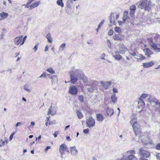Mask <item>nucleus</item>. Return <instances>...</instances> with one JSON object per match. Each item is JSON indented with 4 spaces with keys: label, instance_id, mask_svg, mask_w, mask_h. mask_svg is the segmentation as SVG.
I'll list each match as a JSON object with an SVG mask.
<instances>
[{
    "label": "nucleus",
    "instance_id": "nucleus-1",
    "mask_svg": "<svg viewBox=\"0 0 160 160\" xmlns=\"http://www.w3.org/2000/svg\"><path fill=\"white\" fill-rule=\"evenodd\" d=\"M70 74V82L72 84H75L78 79L82 80L85 82L86 77L83 72L80 69H76L75 71H71L69 72Z\"/></svg>",
    "mask_w": 160,
    "mask_h": 160
},
{
    "label": "nucleus",
    "instance_id": "nucleus-2",
    "mask_svg": "<svg viewBox=\"0 0 160 160\" xmlns=\"http://www.w3.org/2000/svg\"><path fill=\"white\" fill-rule=\"evenodd\" d=\"M152 6V3L150 0H141L138 7L141 9H144L146 11H149L151 7Z\"/></svg>",
    "mask_w": 160,
    "mask_h": 160
},
{
    "label": "nucleus",
    "instance_id": "nucleus-3",
    "mask_svg": "<svg viewBox=\"0 0 160 160\" xmlns=\"http://www.w3.org/2000/svg\"><path fill=\"white\" fill-rule=\"evenodd\" d=\"M86 123L88 128H92L95 126V121L92 117L91 116L87 119Z\"/></svg>",
    "mask_w": 160,
    "mask_h": 160
},
{
    "label": "nucleus",
    "instance_id": "nucleus-4",
    "mask_svg": "<svg viewBox=\"0 0 160 160\" xmlns=\"http://www.w3.org/2000/svg\"><path fill=\"white\" fill-rule=\"evenodd\" d=\"M139 155L142 156V157L145 158H148L150 156V153L149 151L144 150L142 148L139 149Z\"/></svg>",
    "mask_w": 160,
    "mask_h": 160
},
{
    "label": "nucleus",
    "instance_id": "nucleus-5",
    "mask_svg": "<svg viewBox=\"0 0 160 160\" xmlns=\"http://www.w3.org/2000/svg\"><path fill=\"white\" fill-rule=\"evenodd\" d=\"M149 44L152 47V49L155 51L160 52V45H157L151 40L149 41Z\"/></svg>",
    "mask_w": 160,
    "mask_h": 160
},
{
    "label": "nucleus",
    "instance_id": "nucleus-6",
    "mask_svg": "<svg viewBox=\"0 0 160 160\" xmlns=\"http://www.w3.org/2000/svg\"><path fill=\"white\" fill-rule=\"evenodd\" d=\"M111 82L110 81L108 82L101 81L100 82V83L102 87L105 89H108L111 85Z\"/></svg>",
    "mask_w": 160,
    "mask_h": 160
},
{
    "label": "nucleus",
    "instance_id": "nucleus-7",
    "mask_svg": "<svg viewBox=\"0 0 160 160\" xmlns=\"http://www.w3.org/2000/svg\"><path fill=\"white\" fill-rule=\"evenodd\" d=\"M77 88L74 86L71 87L69 89V92L71 94L76 95L78 93Z\"/></svg>",
    "mask_w": 160,
    "mask_h": 160
},
{
    "label": "nucleus",
    "instance_id": "nucleus-8",
    "mask_svg": "<svg viewBox=\"0 0 160 160\" xmlns=\"http://www.w3.org/2000/svg\"><path fill=\"white\" fill-rule=\"evenodd\" d=\"M128 50L127 48L122 44L119 45L118 52L120 54H124L125 52Z\"/></svg>",
    "mask_w": 160,
    "mask_h": 160
},
{
    "label": "nucleus",
    "instance_id": "nucleus-9",
    "mask_svg": "<svg viewBox=\"0 0 160 160\" xmlns=\"http://www.w3.org/2000/svg\"><path fill=\"white\" fill-rule=\"evenodd\" d=\"M131 124L132 125V126L133 127V130L135 134L136 135V132L139 129H140V126L137 122L133 123H132V124Z\"/></svg>",
    "mask_w": 160,
    "mask_h": 160
},
{
    "label": "nucleus",
    "instance_id": "nucleus-10",
    "mask_svg": "<svg viewBox=\"0 0 160 160\" xmlns=\"http://www.w3.org/2000/svg\"><path fill=\"white\" fill-rule=\"evenodd\" d=\"M68 149L67 146L65 144H62L59 147V152L61 154H64V152Z\"/></svg>",
    "mask_w": 160,
    "mask_h": 160
},
{
    "label": "nucleus",
    "instance_id": "nucleus-11",
    "mask_svg": "<svg viewBox=\"0 0 160 160\" xmlns=\"http://www.w3.org/2000/svg\"><path fill=\"white\" fill-rule=\"evenodd\" d=\"M56 110L55 108L51 106L48 109V115L50 114H51L52 115H53L56 113Z\"/></svg>",
    "mask_w": 160,
    "mask_h": 160
},
{
    "label": "nucleus",
    "instance_id": "nucleus-12",
    "mask_svg": "<svg viewBox=\"0 0 160 160\" xmlns=\"http://www.w3.org/2000/svg\"><path fill=\"white\" fill-rule=\"evenodd\" d=\"M22 36H21L16 38L14 39V43L17 45H18L22 43Z\"/></svg>",
    "mask_w": 160,
    "mask_h": 160
},
{
    "label": "nucleus",
    "instance_id": "nucleus-13",
    "mask_svg": "<svg viewBox=\"0 0 160 160\" xmlns=\"http://www.w3.org/2000/svg\"><path fill=\"white\" fill-rule=\"evenodd\" d=\"M148 101L151 104L156 105L158 102V100L153 97H150L148 99Z\"/></svg>",
    "mask_w": 160,
    "mask_h": 160
},
{
    "label": "nucleus",
    "instance_id": "nucleus-14",
    "mask_svg": "<svg viewBox=\"0 0 160 160\" xmlns=\"http://www.w3.org/2000/svg\"><path fill=\"white\" fill-rule=\"evenodd\" d=\"M134 58L137 59V62H140L142 60L146 59V57L143 56L142 54L137 53L136 57H134Z\"/></svg>",
    "mask_w": 160,
    "mask_h": 160
},
{
    "label": "nucleus",
    "instance_id": "nucleus-15",
    "mask_svg": "<svg viewBox=\"0 0 160 160\" xmlns=\"http://www.w3.org/2000/svg\"><path fill=\"white\" fill-rule=\"evenodd\" d=\"M87 78H86V79ZM85 85L86 86H90L91 85H93L94 84H96L97 82V81H96L92 80L91 79H88L86 81V80L85 82Z\"/></svg>",
    "mask_w": 160,
    "mask_h": 160
},
{
    "label": "nucleus",
    "instance_id": "nucleus-16",
    "mask_svg": "<svg viewBox=\"0 0 160 160\" xmlns=\"http://www.w3.org/2000/svg\"><path fill=\"white\" fill-rule=\"evenodd\" d=\"M71 154L74 156H76L77 155L78 151L77 149L75 146L70 147Z\"/></svg>",
    "mask_w": 160,
    "mask_h": 160
},
{
    "label": "nucleus",
    "instance_id": "nucleus-17",
    "mask_svg": "<svg viewBox=\"0 0 160 160\" xmlns=\"http://www.w3.org/2000/svg\"><path fill=\"white\" fill-rule=\"evenodd\" d=\"M154 64V62L152 61L149 62L143 63V66L144 68H148L152 66Z\"/></svg>",
    "mask_w": 160,
    "mask_h": 160
},
{
    "label": "nucleus",
    "instance_id": "nucleus-18",
    "mask_svg": "<svg viewBox=\"0 0 160 160\" xmlns=\"http://www.w3.org/2000/svg\"><path fill=\"white\" fill-rule=\"evenodd\" d=\"M107 114L108 116L111 117L114 113V110L112 108H108L106 110Z\"/></svg>",
    "mask_w": 160,
    "mask_h": 160
},
{
    "label": "nucleus",
    "instance_id": "nucleus-19",
    "mask_svg": "<svg viewBox=\"0 0 160 160\" xmlns=\"http://www.w3.org/2000/svg\"><path fill=\"white\" fill-rule=\"evenodd\" d=\"M143 51L145 53V55L148 57H150V55L153 54L152 52L148 48L144 49Z\"/></svg>",
    "mask_w": 160,
    "mask_h": 160
},
{
    "label": "nucleus",
    "instance_id": "nucleus-20",
    "mask_svg": "<svg viewBox=\"0 0 160 160\" xmlns=\"http://www.w3.org/2000/svg\"><path fill=\"white\" fill-rule=\"evenodd\" d=\"M40 4V1L35 2L31 5L29 6L30 9L32 10V9L38 7Z\"/></svg>",
    "mask_w": 160,
    "mask_h": 160
},
{
    "label": "nucleus",
    "instance_id": "nucleus-21",
    "mask_svg": "<svg viewBox=\"0 0 160 160\" xmlns=\"http://www.w3.org/2000/svg\"><path fill=\"white\" fill-rule=\"evenodd\" d=\"M8 16V14L3 12L0 13V20H2L5 19Z\"/></svg>",
    "mask_w": 160,
    "mask_h": 160
},
{
    "label": "nucleus",
    "instance_id": "nucleus-22",
    "mask_svg": "<svg viewBox=\"0 0 160 160\" xmlns=\"http://www.w3.org/2000/svg\"><path fill=\"white\" fill-rule=\"evenodd\" d=\"M119 53L118 51H116L115 52V55L113 56V57L117 61L121 60L122 58L121 55L118 54Z\"/></svg>",
    "mask_w": 160,
    "mask_h": 160
},
{
    "label": "nucleus",
    "instance_id": "nucleus-23",
    "mask_svg": "<svg viewBox=\"0 0 160 160\" xmlns=\"http://www.w3.org/2000/svg\"><path fill=\"white\" fill-rule=\"evenodd\" d=\"M138 107L139 108L142 109L144 107L145 103L143 100H139L138 101Z\"/></svg>",
    "mask_w": 160,
    "mask_h": 160
},
{
    "label": "nucleus",
    "instance_id": "nucleus-24",
    "mask_svg": "<svg viewBox=\"0 0 160 160\" xmlns=\"http://www.w3.org/2000/svg\"><path fill=\"white\" fill-rule=\"evenodd\" d=\"M96 118L98 121L102 122L104 119V117L101 114H98L96 115Z\"/></svg>",
    "mask_w": 160,
    "mask_h": 160
},
{
    "label": "nucleus",
    "instance_id": "nucleus-25",
    "mask_svg": "<svg viewBox=\"0 0 160 160\" xmlns=\"http://www.w3.org/2000/svg\"><path fill=\"white\" fill-rule=\"evenodd\" d=\"M110 23L111 25L115 24V21L113 15V13H111L110 16L109 18Z\"/></svg>",
    "mask_w": 160,
    "mask_h": 160
},
{
    "label": "nucleus",
    "instance_id": "nucleus-26",
    "mask_svg": "<svg viewBox=\"0 0 160 160\" xmlns=\"http://www.w3.org/2000/svg\"><path fill=\"white\" fill-rule=\"evenodd\" d=\"M111 99L113 104H114L117 101V98L115 94H113L111 97Z\"/></svg>",
    "mask_w": 160,
    "mask_h": 160
},
{
    "label": "nucleus",
    "instance_id": "nucleus-27",
    "mask_svg": "<svg viewBox=\"0 0 160 160\" xmlns=\"http://www.w3.org/2000/svg\"><path fill=\"white\" fill-rule=\"evenodd\" d=\"M72 3V0H68L67 2V7L69 8H71Z\"/></svg>",
    "mask_w": 160,
    "mask_h": 160
},
{
    "label": "nucleus",
    "instance_id": "nucleus-28",
    "mask_svg": "<svg viewBox=\"0 0 160 160\" xmlns=\"http://www.w3.org/2000/svg\"><path fill=\"white\" fill-rule=\"evenodd\" d=\"M127 158L128 160H138L136 157L132 154L129 155Z\"/></svg>",
    "mask_w": 160,
    "mask_h": 160
},
{
    "label": "nucleus",
    "instance_id": "nucleus-29",
    "mask_svg": "<svg viewBox=\"0 0 160 160\" xmlns=\"http://www.w3.org/2000/svg\"><path fill=\"white\" fill-rule=\"evenodd\" d=\"M113 38L115 40L121 41L122 40L121 38L118 34H115Z\"/></svg>",
    "mask_w": 160,
    "mask_h": 160
},
{
    "label": "nucleus",
    "instance_id": "nucleus-30",
    "mask_svg": "<svg viewBox=\"0 0 160 160\" xmlns=\"http://www.w3.org/2000/svg\"><path fill=\"white\" fill-rule=\"evenodd\" d=\"M76 113H77V116L79 119H81L83 118V116L82 114L79 110H77L76 111Z\"/></svg>",
    "mask_w": 160,
    "mask_h": 160
},
{
    "label": "nucleus",
    "instance_id": "nucleus-31",
    "mask_svg": "<svg viewBox=\"0 0 160 160\" xmlns=\"http://www.w3.org/2000/svg\"><path fill=\"white\" fill-rule=\"evenodd\" d=\"M46 38L48 39V42L50 43L52 42V39L51 34L50 33H48L46 36Z\"/></svg>",
    "mask_w": 160,
    "mask_h": 160
},
{
    "label": "nucleus",
    "instance_id": "nucleus-32",
    "mask_svg": "<svg viewBox=\"0 0 160 160\" xmlns=\"http://www.w3.org/2000/svg\"><path fill=\"white\" fill-rule=\"evenodd\" d=\"M137 118L136 115H133V118L130 121V123L132 124V123L137 122Z\"/></svg>",
    "mask_w": 160,
    "mask_h": 160
},
{
    "label": "nucleus",
    "instance_id": "nucleus-33",
    "mask_svg": "<svg viewBox=\"0 0 160 160\" xmlns=\"http://www.w3.org/2000/svg\"><path fill=\"white\" fill-rule=\"evenodd\" d=\"M128 12H124L123 14V16L122 18L123 22H125L126 20L129 18V17L128 16Z\"/></svg>",
    "mask_w": 160,
    "mask_h": 160
},
{
    "label": "nucleus",
    "instance_id": "nucleus-34",
    "mask_svg": "<svg viewBox=\"0 0 160 160\" xmlns=\"http://www.w3.org/2000/svg\"><path fill=\"white\" fill-rule=\"evenodd\" d=\"M147 140H144V138L141 139L142 143L144 144H147L149 143L150 141L148 137H147Z\"/></svg>",
    "mask_w": 160,
    "mask_h": 160
},
{
    "label": "nucleus",
    "instance_id": "nucleus-35",
    "mask_svg": "<svg viewBox=\"0 0 160 160\" xmlns=\"http://www.w3.org/2000/svg\"><path fill=\"white\" fill-rule=\"evenodd\" d=\"M56 3L58 6H60L62 8L64 6L63 3L62 2V0H58Z\"/></svg>",
    "mask_w": 160,
    "mask_h": 160
},
{
    "label": "nucleus",
    "instance_id": "nucleus-36",
    "mask_svg": "<svg viewBox=\"0 0 160 160\" xmlns=\"http://www.w3.org/2000/svg\"><path fill=\"white\" fill-rule=\"evenodd\" d=\"M66 46V44L63 43L59 47V52L62 51L65 48Z\"/></svg>",
    "mask_w": 160,
    "mask_h": 160
},
{
    "label": "nucleus",
    "instance_id": "nucleus-37",
    "mask_svg": "<svg viewBox=\"0 0 160 160\" xmlns=\"http://www.w3.org/2000/svg\"><path fill=\"white\" fill-rule=\"evenodd\" d=\"M47 71L48 72L52 74H54L55 73V71L52 68H49L47 69Z\"/></svg>",
    "mask_w": 160,
    "mask_h": 160
},
{
    "label": "nucleus",
    "instance_id": "nucleus-38",
    "mask_svg": "<svg viewBox=\"0 0 160 160\" xmlns=\"http://www.w3.org/2000/svg\"><path fill=\"white\" fill-rule=\"evenodd\" d=\"M148 96V94L143 93L140 97L139 100H143V99H145Z\"/></svg>",
    "mask_w": 160,
    "mask_h": 160
},
{
    "label": "nucleus",
    "instance_id": "nucleus-39",
    "mask_svg": "<svg viewBox=\"0 0 160 160\" xmlns=\"http://www.w3.org/2000/svg\"><path fill=\"white\" fill-rule=\"evenodd\" d=\"M93 85H91L90 86V87H88L87 88V89L88 91L89 92H93V90H94V87L93 86Z\"/></svg>",
    "mask_w": 160,
    "mask_h": 160
},
{
    "label": "nucleus",
    "instance_id": "nucleus-40",
    "mask_svg": "<svg viewBox=\"0 0 160 160\" xmlns=\"http://www.w3.org/2000/svg\"><path fill=\"white\" fill-rule=\"evenodd\" d=\"M78 99L80 102H84V98L82 95H79L78 96Z\"/></svg>",
    "mask_w": 160,
    "mask_h": 160
},
{
    "label": "nucleus",
    "instance_id": "nucleus-41",
    "mask_svg": "<svg viewBox=\"0 0 160 160\" xmlns=\"http://www.w3.org/2000/svg\"><path fill=\"white\" fill-rule=\"evenodd\" d=\"M24 89L27 92H31V90L28 88V86L27 85H25L24 86Z\"/></svg>",
    "mask_w": 160,
    "mask_h": 160
},
{
    "label": "nucleus",
    "instance_id": "nucleus-42",
    "mask_svg": "<svg viewBox=\"0 0 160 160\" xmlns=\"http://www.w3.org/2000/svg\"><path fill=\"white\" fill-rule=\"evenodd\" d=\"M114 30H115V31L116 32H117L118 33L120 32L121 31L120 28L119 27H115V28H114Z\"/></svg>",
    "mask_w": 160,
    "mask_h": 160
},
{
    "label": "nucleus",
    "instance_id": "nucleus-43",
    "mask_svg": "<svg viewBox=\"0 0 160 160\" xmlns=\"http://www.w3.org/2000/svg\"><path fill=\"white\" fill-rule=\"evenodd\" d=\"M105 22V20H103L98 25V28H100L103 25V23H104Z\"/></svg>",
    "mask_w": 160,
    "mask_h": 160
},
{
    "label": "nucleus",
    "instance_id": "nucleus-44",
    "mask_svg": "<svg viewBox=\"0 0 160 160\" xmlns=\"http://www.w3.org/2000/svg\"><path fill=\"white\" fill-rule=\"evenodd\" d=\"M5 144V142L1 139L0 140V147Z\"/></svg>",
    "mask_w": 160,
    "mask_h": 160
},
{
    "label": "nucleus",
    "instance_id": "nucleus-45",
    "mask_svg": "<svg viewBox=\"0 0 160 160\" xmlns=\"http://www.w3.org/2000/svg\"><path fill=\"white\" fill-rule=\"evenodd\" d=\"M136 6H135V5H133L131 6L130 8V10L135 11V10H136Z\"/></svg>",
    "mask_w": 160,
    "mask_h": 160
},
{
    "label": "nucleus",
    "instance_id": "nucleus-46",
    "mask_svg": "<svg viewBox=\"0 0 160 160\" xmlns=\"http://www.w3.org/2000/svg\"><path fill=\"white\" fill-rule=\"evenodd\" d=\"M27 37L26 36L24 37L23 39L22 40V43H21V45H22L24 43Z\"/></svg>",
    "mask_w": 160,
    "mask_h": 160
},
{
    "label": "nucleus",
    "instance_id": "nucleus-47",
    "mask_svg": "<svg viewBox=\"0 0 160 160\" xmlns=\"http://www.w3.org/2000/svg\"><path fill=\"white\" fill-rule=\"evenodd\" d=\"M60 131H56L55 132V133L54 134H53V135H54V137L55 138L57 137V135L58 134H59L60 133Z\"/></svg>",
    "mask_w": 160,
    "mask_h": 160
},
{
    "label": "nucleus",
    "instance_id": "nucleus-48",
    "mask_svg": "<svg viewBox=\"0 0 160 160\" xmlns=\"http://www.w3.org/2000/svg\"><path fill=\"white\" fill-rule=\"evenodd\" d=\"M156 149L158 150H160V143H158L155 147Z\"/></svg>",
    "mask_w": 160,
    "mask_h": 160
},
{
    "label": "nucleus",
    "instance_id": "nucleus-49",
    "mask_svg": "<svg viewBox=\"0 0 160 160\" xmlns=\"http://www.w3.org/2000/svg\"><path fill=\"white\" fill-rule=\"evenodd\" d=\"M113 30H112V29H110L109 31L108 34L109 35H112L113 34Z\"/></svg>",
    "mask_w": 160,
    "mask_h": 160
},
{
    "label": "nucleus",
    "instance_id": "nucleus-50",
    "mask_svg": "<svg viewBox=\"0 0 160 160\" xmlns=\"http://www.w3.org/2000/svg\"><path fill=\"white\" fill-rule=\"evenodd\" d=\"M15 134V132H13L11 134L9 137V140L10 141H11L12 139L13 135H14Z\"/></svg>",
    "mask_w": 160,
    "mask_h": 160
},
{
    "label": "nucleus",
    "instance_id": "nucleus-51",
    "mask_svg": "<svg viewBox=\"0 0 160 160\" xmlns=\"http://www.w3.org/2000/svg\"><path fill=\"white\" fill-rule=\"evenodd\" d=\"M38 45V44L36 45L33 48V49L34 50V52H35L37 51Z\"/></svg>",
    "mask_w": 160,
    "mask_h": 160
},
{
    "label": "nucleus",
    "instance_id": "nucleus-52",
    "mask_svg": "<svg viewBox=\"0 0 160 160\" xmlns=\"http://www.w3.org/2000/svg\"><path fill=\"white\" fill-rule=\"evenodd\" d=\"M89 132V129L87 128L86 129H84L83 130V132L85 134L88 133Z\"/></svg>",
    "mask_w": 160,
    "mask_h": 160
},
{
    "label": "nucleus",
    "instance_id": "nucleus-53",
    "mask_svg": "<svg viewBox=\"0 0 160 160\" xmlns=\"http://www.w3.org/2000/svg\"><path fill=\"white\" fill-rule=\"evenodd\" d=\"M127 153H130L132 154H135V152L134 150H131L129 151H128L127 152Z\"/></svg>",
    "mask_w": 160,
    "mask_h": 160
},
{
    "label": "nucleus",
    "instance_id": "nucleus-54",
    "mask_svg": "<svg viewBox=\"0 0 160 160\" xmlns=\"http://www.w3.org/2000/svg\"><path fill=\"white\" fill-rule=\"evenodd\" d=\"M135 11H134L131 10L130 12V14L131 16H132L134 14Z\"/></svg>",
    "mask_w": 160,
    "mask_h": 160
},
{
    "label": "nucleus",
    "instance_id": "nucleus-55",
    "mask_svg": "<svg viewBox=\"0 0 160 160\" xmlns=\"http://www.w3.org/2000/svg\"><path fill=\"white\" fill-rule=\"evenodd\" d=\"M156 156L157 159H160V153L157 154Z\"/></svg>",
    "mask_w": 160,
    "mask_h": 160
},
{
    "label": "nucleus",
    "instance_id": "nucleus-56",
    "mask_svg": "<svg viewBox=\"0 0 160 160\" xmlns=\"http://www.w3.org/2000/svg\"><path fill=\"white\" fill-rule=\"evenodd\" d=\"M46 77V75L44 74H42L38 78H45Z\"/></svg>",
    "mask_w": 160,
    "mask_h": 160
},
{
    "label": "nucleus",
    "instance_id": "nucleus-57",
    "mask_svg": "<svg viewBox=\"0 0 160 160\" xmlns=\"http://www.w3.org/2000/svg\"><path fill=\"white\" fill-rule=\"evenodd\" d=\"M113 92L115 93H118V90L116 88H113Z\"/></svg>",
    "mask_w": 160,
    "mask_h": 160
},
{
    "label": "nucleus",
    "instance_id": "nucleus-58",
    "mask_svg": "<svg viewBox=\"0 0 160 160\" xmlns=\"http://www.w3.org/2000/svg\"><path fill=\"white\" fill-rule=\"evenodd\" d=\"M23 124V123H22L21 122H18L16 124V127H17L19 126V125L21 124Z\"/></svg>",
    "mask_w": 160,
    "mask_h": 160
},
{
    "label": "nucleus",
    "instance_id": "nucleus-59",
    "mask_svg": "<svg viewBox=\"0 0 160 160\" xmlns=\"http://www.w3.org/2000/svg\"><path fill=\"white\" fill-rule=\"evenodd\" d=\"M130 54L133 56H134L135 57H136L137 56V54L135 52H133L132 53H131Z\"/></svg>",
    "mask_w": 160,
    "mask_h": 160
},
{
    "label": "nucleus",
    "instance_id": "nucleus-60",
    "mask_svg": "<svg viewBox=\"0 0 160 160\" xmlns=\"http://www.w3.org/2000/svg\"><path fill=\"white\" fill-rule=\"evenodd\" d=\"M124 22L121 21H118V22L119 23V25H121L122 24L124 23Z\"/></svg>",
    "mask_w": 160,
    "mask_h": 160
},
{
    "label": "nucleus",
    "instance_id": "nucleus-61",
    "mask_svg": "<svg viewBox=\"0 0 160 160\" xmlns=\"http://www.w3.org/2000/svg\"><path fill=\"white\" fill-rule=\"evenodd\" d=\"M48 48H49V47H48V45L46 46L45 47L44 51L45 52L47 51L48 50Z\"/></svg>",
    "mask_w": 160,
    "mask_h": 160
},
{
    "label": "nucleus",
    "instance_id": "nucleus-62",
    "mask_svg": "<svg viewBox=\"0 0 160 160\" xmlns=\"http://www.w3.org/2000/svg\"><path fill=\"white\" fill-rule=\"evenodd\" d=\"M139 160H148V159L145 158L144 157H141L140 158Z\"/></svg>",
    "mask_w": 160,
    "mask_h": 160
},
{
    "label": "nucleus",
    "instance_id": "nucleus-63",
    "mask_svg": "<svg viewBox=\"0 0 160 160\" xmlns=\"http://www.w3.org/2000/svg\"><path fill=\"white\" fill-rule=\"evenodd\" d=\"M32 2L31 0H28L27 2V3L28 5L30 4Z\"/></svg>",
    "mask_w": 160,
    "mask_h": 160
},
{
    "label": "nucleus",
    "instance_id": "nucleus-64",
    "mask_svg": "<svg viewBox=\"0 0 160 160\" xmlns=\"http://www.w3.org/2000/svg\"><path fill=\"white\" fill-rule=\"evenodd\" d=\"M156 105H158V107L159 108V109H160V102H158Z\"/></svg>",
    "mask_w": 160,
    "mask_h": 160
}]
</instances>
